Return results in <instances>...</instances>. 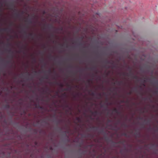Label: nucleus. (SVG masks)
Returning a JSON list of instances; mask_svg holds the SVG:
<instances>
[{
	"label": "nucleus",
	"mask_w": 158,
	"mask_h": 158,
	"mask_svg": "<svg viewBox=\"0 0 158 158\" xmlns=\"http://www.w3.org/2000/svg\"><path fill=\"white\" fill-rule=\"evenodd\" d=\"M27 29H23L22 30V32L25 34L26 35H24L25 38H30L32 40L35 39H35L36 40H39L40 39V36H37L36 34H33L32 33H29L28 35H27L26 31Z\"/></svg>",
	"instance_id": "f257e3e1"
},
{
	"label": "nucleus",
	"mask_w": 158,
	"mask_h": 158,
	"mask_svg": "<svg viewBox=\"0 0 158 158\" xmlns=\"http://www.w3.org/2000/svg\"><path fill=\"white\" fill-rule=\"evenodd\" d=\"M0 30L2 31H4L7 32H10L12 31L13 32H14L15 34L13 36L11 35L10 36V38H12L14 37L18 38V35L16 32H15L14 30H12L11 28H1Z\"/></svg>",
	"instance_id": "f03ea898"
},
{
	"label": "nucleus",
	"mask_w": 158,
	"mask_h": 158,
	"mask_svg": "<svg viewBox=\"0 0 158 158\" xmlns=\"http://www.w3.org/2000/svg\"><path fill=\"white\" fill-rule=\"evenodd\" d=\"M13 11L14 12H16L14 14L13 17L16 18L20 19L22 17V15H21L20 14H19L18 12V10L15 9H14L13 10Z\"/></svg>",
	"instance_id": "7ed1b4c3"
},
{
	"label": "nucleus",
	"mask_w": 158,
	"mask_h": 158,
	"mask_svg": "<svg viewBox=\"0 0 158 158\" xmlns=\"http://www.w3.org/2000/svg\"><path fill=\"white\" fill-rule=\"evenodd\" d=\"M48 28L50 29H54V31L55 32H57L58 31H62L63 30V28L61 27L59 28L54 29V27L51 24H48L47 25Z\"/></svg>",
	"instance_id": "20e7f679"
},
{
	"label": "nucleus",
	"mask_w": 158,
	"mask_h": 158,
	"mask_svg": "<svg viewBox=\"0 0 158 158\" xmlns=\"http://www.w3.org/2000/svg\"><path fill=\"white\" fill-rule=\"evenodd\" d=\"M92 96H95L96 98L98 99H100L102 98V95L100 93H95L94 92H92L91 94Z\"/></svg>",
	"instance_id": "39448f33"
},
{
	"label": "nucleus",
	"mask_w": 158,
	"mask_h": 158,
	"mask_svg": "<svg viewBox=\"0 0 158 158\" xmlns=\"http://www.w3.org/2000/svg\"><path fill=\"white\" fill-rule=\"evenodd\" d=\"M64 102L65 103V105L64 106V107L65 108H67L68 110H66V112L67 113L69 110H71L72 109V106H69V105L67 103L66 101H64Z\"/></svg>",
	"instance_id": "423d86ee"
},
{
	"label": "nucleus",
	"mask_w": 158,
	"mask_h": 158,
	"mask_svg": "<svg viewBox=\"0 0 158 158\" xmlns=\"http://www.w3.org/2000/svg\"><path fill=\"white\" fill-rule=\"evenodd\" d=\"M91 129L94 131L98 130L100 133H102L104 131V130L102 128H100L98 127H93Z\"/></svg>",
	"instance_id": "0eeeda50"
},
{
	"label": "nucleus",
	"mask_w": 158,
	"mask_h": 158,
	"mask_svg": "<svg viewBox=\"0 0 158 158\" xmlns=\"http://www.w3.org/2000/svg\"><path fill=\"white\" fill-rule=\"evenodd\" d=\"M39 91L42 93H47L48 92L49 93H50L49 89L48 87H46L45 89L43 88H41L39 89Z\"/></svg>",
	"instance_id": "6e6552de"
},
{
	"label": "nucleus",
	"mask_w": 158,
	"mask_h": 158,
	"mask_svg": "<svg viewBox=\"0 0 158 158\" xmlns=\"http://www.w3.org/2000/svg\"><path fill=\"white\" fill-rule=\"evenodd\" d=\"M81 94L79 93H77L73 94V98L74 100H77Z\"/></svg>",
	"instance_id": "1a4fd4ad"
},
{
	"label": "nucleus",
	"mask_w": 158,
	"mask_h": 158,
	"mask_svg": "<svg viewBox=\"0 0 158 158\" xmlns=\"http://www.w3.org/2000/svg\"><path fill=\"white\" fill-rule=\"evenodd\" d=\"M16 45L18 47L20 48L21 49H23L27 48L26 46L22 43L18 44Z\"/></svg>",
	"instance_id": "9d476101"
},
{
	"label": "nucleus",
	"mask_w": 158,
	"mask_h": 158,
	"mask_svg": "<svg viewBox=\"0 0 158 158\" xmlns=\"http://www.w3.org/2000/svg\"><path fill=\"white\" fill-rule=\"evenodd\" d=\"M129 76H130L133 78L134 79H137L138 78V77L137 76L135 75L133 73L131 72L129 73Z\"/></svg>",
	"instance_id": "9b49d317"
},
{
	"label": "nucleus",
	"mask_w": 158,
	"mask_h": 158,
	"mask_svg": "<svg viewBox=\"0 0 158 158\" xmlns=\"http://www.w3.org/2000/svg\"><path fill=\"white\" fill-rule=\"evenodd\" d=\"M6 50L10 54V56L11 59L13 57L14 52L10 48L7 49Z\"/></svg>",
	"instance_id": "f8f14e48"
},
{
	"label": "nucleus",
	"mask_w": 158,
	"mask_h": 158,
	"mask_svg": "<svg viewBox=\"0 0 158 158\" xmlns=\"http://www.w3.org/2000/svg\"><path fill=\"white\" fill-rule=\"evenodd\" d=\"M113 112H115V113L117 114L118 115H121V116H123L121 114V112L118 110H117L116 108H114L113 110Z\"/></svg>",
	"instance_id": "ddd939ff"
},
{
	"label": "nucleus",
	"mask_w": 158,
	"mask_h": 158,
	"mask_svg": "<svg viewBox=\"0 0 158 158\" xmlns=\"http://www.w3.org/2000/svg\"><path fill=\"white\" fill-rule=\"evenodd\" d=\"M112 104V103L111 102H106L104 104H101V107L102 108L103 107L104 105L108 106V105H111Z\"/></svg>",
	"instance_id": "4468645a"
},
{
	"label": "nucleus",
	"mask_w": 158,
	"mask_h": 158,
	"mask_svg": "<svg viewBox=\"0 0 158 158\" xmlns=\"http://www.w3.org/2000/svg\"><path fill=\"white\" fill-rule=\"evenodd\" d=\"M72 86H70L67 88L62 89L60 90L61 92H63L65 91H70L72 90Z\"/></svg>",
	"instance_id": "2eb2a0df"
},
{
	"label": "nucleus",
	"mask_w": 158,
	"mask_h": 158,
	"mask_svg": "<svg viewBox=\"0 0 158 158\" xmlns=\"http://www.w3.org/2000/svg\"><path fill=\"white\" fill-rule=\"evenodd\" d=\"M90 112L92 114V115H93L94 116H95L99 114V113H98L97 111L93 112L92 110H90Z\"/></svg>",
	"instance_id": "dca6fc26"
},
{
	"label": "nucleus",
	"mask_w": 158,
	"mask_h": 158,
	"mask_svg": "<svg viewBox=\"0 0 158 158\" xmlns=\"http://www.w3.org/2000/svg\"><path fill=\"white\" fill-rule=\"evenodd\" d=\"M111 66H109L107 67L108 68H115L116 67V65L115 64L114 62L112 61L111 64Z\"/></svg>",
	"instance_id": "f3484780"
},
{
	"label": "nucleus",
	"mask_w": 158,
	"mask_h": 158,
	"mask_svg": "<svg viewBox=\"0 0 158 158\" xmlns=\"http://www.w3.org/2000/svg\"><path fill=\"white\" fill-rule=\"evenodd\" d=\"M67 96L66 94L65 93L62 94L61 95H60V97L63 99L67 97Z\"/></svg>",
	"instance_id": "a211bd4d"
},
{
	"label": "nucleus",
	"mask_w": 158,
	"mask_h": 158,
	"mask_svg": "<svg viewBox=\"0 0 158 158\" xmlns=\"http://www.w3.org/2000/svg\"><path fill=\"white\" fill-rule=\"evenodd\" d=\"M139 110L143 113H144L145 112H147L148 111V110L146 107L140 108L139 109Z\"/></svg>",
	"instance_id": "6ab92c4d"
},
{
	"label": "nucleus",
	"mask_w": 158,
	"mask_h": 158,
	"mask_svg": "<svg viewBox=\"0 0 158 158\" xmlns=\"http://www.w3.org/2000/svg\"><path fill=\"white\" fill-rule=\"evenodd\" d=\"M94 135H92L91 134H88L87 135H85L84 136V137H90L92 138H93L94 137Z\"/></svg>",
	"instance_id": "aec40b11"
},
{
	"label": "nucleus",
	"mask_w": 158,
	"mask_h": 158,
	"mask_svg": "<svg viewBox=\"0 0 158 158\" xmlns=\"http://www.w3.org/2000/svg\"><path fill=\"white\" fill-rule=\"evenodd\" d=\"M119 75H120L123 76H129V73H123H123H119Z\"/></svg>",
	"instance_id": "412c9836"
},
{
	"label": "nucleus",
	"mask_w": 158,
	"mask_h": 158,
	"mask_svg": "<svg viewBox=\"0 0 158 158\" xmlns=\"http://www.w3.org/2000/svg\"><path fill=\"white\" fill-rule=\"evenodd\" d=\"M55 84L61 87H62L63 86V85L62 83L56 82Z\"/></svg>",
	"instance_id": "4be33fe9"
},
{
	"label": "nucleus",
	"mask_w": 158,
	"mask_h": 158,
	"mask_svg": "<svg viewBox=\"0 0 158 158\" xmlns=\"http://www.w3.org/2000/svg\"><path fill=\"white\" fill-rule=\"evenodd\" d=\"M117 84L118 85H124L125 84H124V83L123 82V81H118L117 82Z\"/></svg>",
	"instance_id": "5701e85b"
},
{
	"label": "nucleus",
	"mask_w": 158,
	"mask_h": 158,
	"mask_svg": "<svg viewBox=\"0 0 158 158\" xmlns=\"http://www.w3.org/2000/svg\"><path fill=\"white\" fill-rule=\"evenodd\" d=\"M6 1H4L3 0H0V4L1 6H2L5 3Z\"/></svg>",
	"instance_id": "b1692460"
},
{
	"label": "nucleus",
	"mask_w": 158,
	"mask_h": 158,
	"mask_svg": "<svg viewBox=\"0 0 158 158\" xmlns=\"http://www.w3.org/2000/svg\"><path fill=\"white\" fill-rule=\"evenodd\" d=\"M135 135L136 137H140L141 134L139 132H136L135 133Z\"/></svg>",
	"instance_id": "393cba45"
},
{
	"label": "nucleus",
	"mask_w": 158,
	"mask_h": 158,
	"mask_svg": "<svg viewBox=\"0 0 158 158\" xmlns=\"http://www.w3.org/2000/svg\"><path fill=\"white\" fill-rule=\"evenodd\" d=\"M37 106V108H38L41 109V110H44V108L43 106H40L39 105H35Z\"/></svg>",
	"instance_id": "a878e982"
},
{
	"label": "nucleus",
	"mask_w": 158,
	"mask_h": 158,
	"mask_svg": "<svg viewBox=\"0 0 158 158\" xmlns=\"http://www.w3.org/2000/svg\"><path fill=\"white\" fill-rule=\"evenodd\" d=\"M79 141V138L76 137V138L73 140V142H75V143H78Z\"/></svg>",
	"instance_id": "bb28decb"
},
{
	"label": "nucleus",
	"mask_w": 158,
	"mask_h": 158,
	"mask_svg": "<svg viewBox=\"0 0 158 158\" xmlns=\"http://www.w3.org/2000/svg\"><path fill=\"white\" fill-rule=\"evenodd\" d=\"M76 119L78 121L79 123L81 122V119L79 117H77L76 118Z\"/></svg>",
	"instance_id": "cd10ccee"
},
{
	"label": "nucleus",
	"mask_w": 158,
	"mask_h": 158,
	"mask_svg": "<svg viewBox=\"0 0 158 158\" xmlns=\"http://www.w3.org/2000/svg\"><path fill=\"white\" fill-rule=\"evenodd\" d=\"M27 22L30 23H31L33 22V19L32 18H31L29 19L28 20Z\"/></svg>",
	"instance_id": "c85d7f7f"
},
{
	"label": "nucleus",
	"mask_w": 158,
	"mask_h": 158,
	"mask_svg": "<svg viewBox=\"0 0 158 158\" xmlns=\"http://www.w3.org/2000/svg\"><path fill=\"white\" fill-rule=\"evenodd\" d=\"M117 145V143L114 142H112V145L113 147H116Z\"/></svg>",
	"instance_id": "c756f323"
},
{
	"label": "nucleus",
	"mask_w": 158,
	"mask_h": 158,
	"mask_svg": "<svg viewBox=\"0 0 158 158\" xmlns=\"http://www.w3.org/2000/svg\"><path fill=\"white\" fill-rule=\"evenodd\" d=\"M149 129H151L152 130H154L156 132L158 131V128H150Z\"/></svg>",
	"instance_id": "7c9ffc66"
},
{
	"label": "nucleus",
	"mask_w": 158,
	"mask_h": 158,
	"mask_svg": "<svg viewBox=\"0 0 158 158\" xmlns=\"http://www.w3.org/2000/svg\"><path fill=\"white\" fill-rule=\"evenodd\" d=\"M4 107L6 109H8L10 108V106L8 104H7L4 106Z\"/></svg>",
	"instance_id": "2f4dec72"
},
{
	"label": "nucleus",
	"mask_w": 158,
	"mask_h": 158,
	"mask_svg": "<svg viewBox=\"0 0 158 158\" xmlns=\"http://www.w3.org/2000/svg\"><path fill=\"white\" fill-rule=\"evenodd\" d=\"M16 52L17 53H23V54H25V52L24 50H20L19 51H16Z\"/></svg>",
	"instance_id": "473e14b6"
},
{
	"label": "nucleus",
	"mask_w": 158,
	"mask_h": 158,
	"mask_svg": "<svg viewBox=\"0 0 158 158\" xmlns=\"http://www.w3.org/2000/svg\"><path fill=\"white\" fill-rule=\"evenodd\" d=\"M148 79L145 78L143 80H140V81L142 82L145 83L147 81Z\"/></svg>",
	"instance_id": "72a5a7b5"
},
{
	"label": "nucleus",
	"mask_w": 158,
	"mask_h": 158,
	"mask_svg": "<svg viewBox=\"0 0 158 158\" xmlns=\"http://www.w3.org/2000/svg\"><path fill=\"white\" fill-rule=\"evenodd\" d=\"M69 131H64L63 132V133H64L66 135V133H69V131H71L70 130V128H69Z\"/></svg>",
	"instance_id": "f704fd0d"
},
{
	"label": "nucleus",
	"mask_w": 158,
	"mask_h": 158,
	"mask_svg": "<svg viewBox=\"0 0 158 158\" xmlns=\"http://www.w3.org/2000/svg\"><path fill=\"white\" fill-rule=\"evenodd\" d=\"M55 96H57L58 97H60V95H59L58 92H56L55 94V95L53 96V97H55Z\"/></svg>",
	"instance_id": "c9c22d12"
},
{
	"label": "nucleus",
	"mask_w": 158,
	"mask_h": 158,
	"mask_svg": "<svg viewBox=\"0 0 158 158\" xmlns=\"http://www.w3.org/2000/svg\"><path fill=\"white\" fill-rule=\"evenodd\" d=\"M91 69L92 70H94L95 71H96V72H97V68L95 67H93L92 68H91Z\"/></svg>",
	"instance_id": "e433bc0d"
},
{
	"label": "nucleus",
	"mask_w": 158,
	"mask_h": 158,
	"mask_svg": "<svg viewBox=\"0 0 158 158\" xmlns=\"http://www.w3.org/2000/svg\"><path fill=\"white\" fill-rule=\"evenodd\" d=\"M6 63L7 64H11V67L12 66V63H11V61H8L6 62Z\"/></svg>",
	"instance_id": "4c0bfd02"
},
{
	"label": "nucleus",
	"mask_w": 158,
	"mask_h": 158,
	"mask_svg": "<svg viewBox=\"0 0 158 158\" xmlns=\"http://www.w3.org/2000/svg\"><path fill=\"white\" fill-rule=\"evenodd\" d=\"M63 120L62 119H60L59 120H58L57 121V123H62L63 122Z\"/></svg>",
	"instance_id": "58836bf2"
},
{
	"label": "nucleus",
	"mask_w": 158,
	"mask_h": 158,
	"mask_svg": "<svg viewBox=\"0 0 158 158\" xmlns=\"http://www.w3.org/2000/svg\"><path fill=\"white\" fill-rule=\"evenodd\" d=\"M119 128L117 127H113L112 129L114 130H118L119 129Z\"/></svg>",
	"instance_id": "ea45409f"
},
{
	"label": "nucleus",
	"mask_w": 158,
	"mask_h": 158,
	"mask_svg": "<svg viewBox=\"0 0 158 158\" xmlns=\"http://www.w3.org/2000/svg\"><path fill=\"white\" fill-rule=\"evenodd\" d=\"M157 146H158V145L157 144L155 145L154 144H152L151 146V147L150 148H152L153 147H157Z\"/></svg>",
	"instance_id": "a19ab883"
},
{
	"label": "nucleus",
	"mask_w": 158,
	"mask_h": 158,
	"mask_svg": "<svg viewBox=\"0 0 158 158\" xmlns=\"http://www.w3.org/2000/svg\"><path fill=\"white\" fill-rule=\"evenodd\" d=\"M22 99H20L19 100V104H21L22 103Z\"/></svg>",
	"instance_id": "79ce46f5"
},
{
	"label": "nucleus",
	"mask_w": 158,
	"mask_h": 158,
	"mask_svg": "<svg viewBox=\"0 0 158 158\" xmlns=\"http://www.w3.org/2000/svg\"><path fill=\"white\" fill-rule=\"evenodd\" d=\"M112 61H106V64H111V63L112 62Z\"/></svg>",
	"instance_id": "37998d69"
},
{
	"label": "nucleus",
	"mask_w": 158,
	"mask_h": 158,
	"mask_svg": "<svg viewBox=\"0 0 158 158\" xmlns=\"http://www.w3.org/2000/svg\"><path fill=\"white\" fill-rule=\"evenodd\" d=\"M10 9H12V8H13L14 7V5L13 4H10Z\"/></svg>",
	"instance_id": "c03bdc74"
},
{
	"label": "nucleus",
	"mask_w": 158,
	"mask_h": 158,
	"mask_svg": "<svg viewBox=\"0 0 158 158\" xmlns=\"http://www.w3.org/2000/svg\"><path fill=\"white\" fill-rule=\"evenodd\" d=\"M146 123L147 124H148V125H150V120H148L147 122H146Z\"/></svg>",
	"instance_id": "a18cd8bd"
},
{
	"label": "nucleus",
	"mask_w": 158,
	"mask_h": 158,
	"mask_svg": "<svg viewBox=\"0 0 158 158\" xmlns=\"http://www.w3.org/2000/svg\"><path fill=\"white\" fill-rule=\"evenodd\" d=\"M7 46H10L12 45V44L10 43H9L6 44Z\"/></svg>",
	"instance_id": "49530a36"
},
{
	"label": "nucleus",
	"mask_w": 158,
	"mask_h": 158,
	"mask_svg": "<svg viewBox=\"0 0 158 158\" xmlns=\"http://www.w3.org/2000/svg\"><path fill=\"white\" fill-rule=\"evenodd\" d=\"M96 79L100 80L101 79V77L100 76H97L96 78Z\"/></svg>",
	"instance_id": "de8ad7c7"
},
{
	"label": "nucleus",
	"mask_w": 158,
	"mask_h": 158,
	"mask_svg": "<svg viewBox=\"0 0 158 158\" xmlns=\"http://www.w3.org/2000/svg\"><path fill=\"white\" fill-rule=\"evenodd\" d=\"M90 79H88L87 80V83H88V85H90Z\"/></svg>",
	"instance_id": "09e8293b"
},
{
	"label": "nucleus",
	"mask_w": 158,
	"mask_h": 158,
	"mask_svg": "<svg viewBox=\"0 0 158 158\" xmlns=\"http://www.w3.org/2000/svg\"><path fill=\"white\" fill-rule=\"evenodd\" d=\"M84 69H79V72H82L84 70Z\"/></svg>",
	"instance_id": "8fccbe9b"
},
{
	"label": "nucleus",
	"mask_w": 158,
	"mask_h": 158,
	"mask_svg": "<svg viewBox=\"0 0 158 158\" xmlns=\"http://www.w3.org/2000/svg\"><path fill=\"white\" fill-rule=\"evenodd\" d=\"M132 92L131 91L127 93V94L128 95H131V94Z\"/></svg>",
	"instance_id": "3c124183"
},
{
	"label": "nucleus",
	"mask_w": 158,
	"mask_h": 158,
	"mask_svg": "<svg viewBox=\"0 0 158 158\" xmlns=\"http://www.w3.org/2000/svg\"><path fill=\"white\" fill-rule=\"evenodd\" d=\"M122 135L126 136L127 135V134L126 133H123L122 134Z\"/></svg>",
	"instance_id": "603ef678"
},
{
	"label": "nucleus",
	"mask_w": 158,
	"mask_h": 158,
	"mask_svg": "<svg viewBox=\"0 0 158 158\" xmlns=\"http://www.w3.org/2000/svg\"><path fill=\"white\" fill-rule=\"evenodd\" d=\"M144 87H145V83L142 82L141 84Z\"/></svg>",
	"instance_id": "864d4df0"
},
{
	"label": "nucleus",
	"mask_w": 158,
	"mask_h": 158,
	"mask_svg": "<svg viewBox=\"0 0 158 158\" xmlns=\"http://www.w3.org/2000/svg\"><path fill=\"white\" fill-rule=\"evenodd\" d=\"M48 73H49V74H51V70L50 69H49L48 70Z\"/></svg>",
	"instance_id": "5fc2aeb1"
},
{
	"label": "nucleus",
	"mask_w": 158,
	"mask_h": 158,
	"mask_svg": "<svg viewBox=\"0 0 158 158\" xmlns=\"http://www.w3.org/2000/svg\"><path fill=\"white\" fill-rule=\"evenodd\" d=\"M133 90L134 91H137V88H134L133 89Z\"/></svg>",
	"instance_id": "6e6d98bb"
},
{
	"label": "nucleus",
	"mask_w": 158,
	"mask_h": 158,
	"mask_svg": "<svg viewBox=\"0 0 158 158\" xmlns=\"http://www.w3.org/2000/svg\"><path fill=\"white\" fill-rule=\"evenodd\" d=\"M110 73V72H108L106 73V76H108L109 74Z\"/></svg>",
	"instance_id": "4d7b16f0"
},
{
	"label": "nucleus",
	"mask_w": 158,
	"mask_h": 158,
	"mask_svg": "<svg viewBox=\"0 0 158 158\" xmlns=\"http://www.w3.org/2000/svg\"><path fill=\"white\" fill-rule=\"evenodd\" d=\"M42 46L43 48H45V45L44 44H42Z\"/></svg>",
	"instance_id": "13d9d810"
},
{
	"label": "nucleus",
	"mask_w": 158,
	"mask_h": 158,
	"mask_svg": "<svg viewBox=\"0 0 158 158\" xmlns=\"http://www.w3.org/2000/svg\"><path fill=\"white\" fill-rule=\"evenodd\" d=\"M24 13V11H22L21 12V13L20 14L21 15H23Z\"/></svg>",
	"instance_id": "bf43d9fd"
},
{
	"label": "nucleus",
	"mask_w": 158,
	"mask_h": 158,
	"mask_svg": "<svg viewBox=\"0 0 158 158\" xmlns=\"http://www.w3.org/2000/svg\"><path fill=\"white\" fill-rule=\"evenodd\" d=\"M112 122V121L111 120L109 119V120H108V123H111Z\"/></svg>",
	"instance_id": "052dcab7"
},
{
	"label": "nucleus",
	"mask_w": 158,
	"mask_h": 158,
	"mask_svg": "<svg viewBox=\"0 0 158 158\" xmlns=\"http://www.w3.org/2000/svg\"><path fill=\"white\" fill-rule=\"evenodd\" d=\"M116 88H113V89H112V90H113V91H116Z\"/></svg>",
	"instance_id": "680f3d73"
},
{
	"label": "nucleus",
	"mask_w": 158,
	"mask_h": 158,
	"mask_svg": "<svg viewBox=\"0 0 158 158\" xmlns=\"http://www.w3.org/2000/svg\"><path fill=\"white\" fill-rule=\"evenodd\" d=\"M92 145H87V147H92Z\"/></svg>",
	"instance_id": "e2e57ef3"
},
{
	"label": "nucleus",
	"mask_w": 158,
	"mask_h": 158,
	"mask_svg": "<svg viewBox=\"0 0 158 158\" xmlns=\"http://www.w3.org/2000/svg\"><path fill=\"white\" fill-rule=\"evenodd\" d=\"M104 110H108V108L107 107H106V108H104Z\"/></svg>",
	"instance_id": "0e129e2a"
},
{
	"label": "nucleus",
	"mask_w": 158,
	"mask_h": 158,
	"mask_svg": "<svg viewBox=\"0 0 158 158\" xmlns=\"http://www.w3.org/2000/svg\"><path fill=\"white\" fill-rule=\"evenodd\" d=\"M24 66L26 67V69H27L28 67V65L27 64L26 65L24 64Z\"/></svg>",
	"instance_id": "69168bd1"
},
{
	"label": "nucleus",
	"mask_w": 158,
	"mask_h": 158,
	"mask_svg": "<svg viewBox=\"0 0 158 158\" xmlns=\"http://www.w3.org/2000/svg\"><path fill=\"white\" fill-rule=\"evenodd\" d=\"M44 78L45 79H48V77L47 76H45Z\"/></svg>",
	"instance_id": "338daca9"
},
{
	"label": "nucleus",
	"mask_w": 158,
	"mask_h": 158,
	"mask_svg": "<svg viewBox=\"0 0 158 158\" xmlns=\"http://www.w3.org/2000/svg\"><path fill=\"white\" fill-rule=\"evenodd\" d=\"M33 61L34 62H35L36 61V60H35V58H33Z\"/></svg>",
	"instance_id": "774afa93"
}]
</instances>
